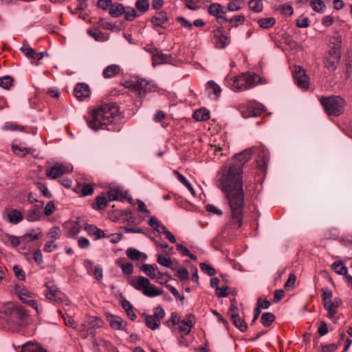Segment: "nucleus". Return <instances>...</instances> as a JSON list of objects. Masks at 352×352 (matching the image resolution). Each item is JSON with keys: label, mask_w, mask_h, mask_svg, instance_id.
Returning a JSON list of instances; mask_svg holds the SVG:
<instances>
[{"label": "nucleus", "mask_w": 352, "mask_h": 352, "mask_svg": "<svg viewBox=\"0 0 352 352\" xmlns=\"http://www.w3.org/2000/svg\"><path fill=\"white\" fill-rule=\"evenodd\" d=\"M252 151L246 149L236 154L219 173V187L226 194L231 210V218L241 228L243 224L244 192L243 168L250 160Z\"/></svg>", "instance_id": "f257e3e1"}, {"label": "nucleus", "mask_w": 352, "mask_h": 352, "mask_svg": "<svg viewBox=\"0 0 352 352\" xmlns=\"http://www.w3.org/2000/svg\"><path fill=\"white\" fill-rule=\"evenodd\" d=\"M119 109L116 104H104L92 111L88 126L94 131L106 129L115 131L113 122L118 116Z\"/></svg>", "instance_id": "f03ea898"}, {"label": "nucleus", "mask_w": 352, "mask_h": 352, "mask_svg": "<svg viewBox=\"0 0 352 352\" xmlns=\"http://www.w3.org/2000/svg\"><path fill=\"white\" fill-rule=\"evenodd\" d=\"M0 319L16 331L28 323L30 316L23 307L9 302L0 306Z\"/></svg>", "instance_id": "7ed1b4c3"}, {"label": "nucleus", "mask_w": 352, "mask_h": 352, "mask_svg": "<svg viewBox=\"0 0 352 352\" xmlns=\"http://www.w3.org/2000/svg\"><path fill=\"white\" fill-rule=\"evenodd\" d=\"M320 102L325 112L329 115L338 117L342 115L346 105V100L340 96L321 97Z\"/></svg>", "instance_id": "20e7f679"}, {"label": "nucleus", "mask_w": 352, "mask_h": 352, "mask_svg": "<svg viewBox=\"0 0 352 352\" xmlns=\"http://www.w3.org/2000/svg\"><path fill=\"white\" fill-rule=\"evenodd\" d=\"M130 284L134 289L141 291L144 296L149 298L160 296L163 293L162 290L151 284L148 278L144 276H138L135 280H132Z\"/></svg>", "instance_id": "39448f33"}, {"label": "nucleus", "mask_w": 352, "mask_h": 352, "mask_svg": "<svg viewBox=\"0 0 352 352\" xmlns=\"http://www.w3.org/2000/svg\"><path fill=\"white\" fill-rule=\"evenodd\" d=\"M261 78L255 73L243 74L236 77L232 85L234 91H243L258 84Z\"/></svg>", "instance_id": "423d86ee"}, {"label": "nucleus", "mask_w": 352, "mask_h": 352, "mask_svg": "<svg viewBox=\"0 0 352 352\" xmlns=\"http://www.w3.org/2000/svg\"><path fill=\"white\" fill-rule=\"evenodd\" d=\"M126 87L140 98L145 97L146 94L156 91L155 83L145 79H138L135 82H126Z\"/></svg>", "instance_id": "0eeeda50"}, {"label": "nucleus", "mask_w": 352, "mask_h": 352, "mask_svg": "<svg viewBox=\"0 0 352 352\" xmlns=\"http://www.w3.org/2000/svg\"><path fill=\"white\" fill-rule=\"evenodd\" d=\"M103 321L97 316H88L81 324L80 333L82 338H87L89 336H95V329L102 326Z\"/></svg>", "instance_id": "6e6552de"}, {"label": "nucleus", "mask_w": 352, "mask_h": 352, "mask_svg": "<svg viewBox=\"0 0 352 352\" xmlns=\"http://www.w3.org/2000/svg\"><path fill=\"white\" fill-rule=\"evenodd\" d=\"M241 115L243 118H248L250 117H256L262 112L260 104L254 102H250L246 105L240 104L239 106Z\"/></svg>", "instance_id": "1a4fd4ad"}, {"label": "nucleus", "mask_w": 352, "mask_h": 352, "mask_svg": "<svg viewBox=\"0 0 352 352\" xmlns=\"http://www.w3.org/2000/svg\"><path fill=\"white\" fill-rule=\"evenodd\" d=\"M213 34L217 47L223 49L229 45L230 38L228 36L222 27H218L214 29Z\"/></svg>", "instance_id": "9d476101"}, {"label": "nucleus", "mask_w": 352, "mask_h": 352, "mask_svg": "<svg viewBox=\"0 0 352 352\" xmlns=\"http://www.w3.org/2000/svg\"><path fill=\"white\" fill-rule=\"evenodd\" d=\"M340 58L341 52L329 51L324 61V67L329 72L335 71L337 69Z\"/></svg>", "instance_id": "9b49d317"}, {"label": "nucleus", "mask_w": 352, "mask_h": 352, "mask_svg": "<svg viewBox=\"0 0 352 352\" xmlns=\"http://www.w3.org/2000/svg\"><path fill=\"white\" fill-rule=\"evenodd\" d=\"M208 12L210 15L216 17L219 23L228 21V19L225 16L226 12L223 10V6L218 3L210 4L208 7Z\"/></svg>", "instance_id": "f8f14e48"}, {"label": "nucleus", "mask_w": 352, "mask_h": 352, "mask_svg": "<svg viewBox=\"0 0 352 352\" xmlns=\"http://www.w3.org/2000/svg\"><path fill=\"white\" fill-rule=\"evenodd\" d=\"M293 73L294 78L298 86L302 89H307L309 87L308 76L305 70L300 66H296Z\"/></svg>", "instance_id": "ddd939ff"}, {"label": "nucleus", "mask_w": 352, "mask_h": 352, "mask_svg": "<svg viewBox=\"0 0 352 352\" xmlns=\"http://www.w3.org/2000/svg\"><path fill=\"white\" fill-rule=\"evenodd\" d=\"M43 205L44 202H38V204H34L31 209L27 210L25 219L29 222L39 221L42 214L41 210Z\"/></svg>", "instance_id": "4468645a"}, {"label": "nucleus", "mask_w": 352, "mask_h": 352, "mask_svg": "<svg viewBox=\"0 0 352 352\" xmlns=\"http://www.w3.org/2000/svg\"><path fill=\"white\" fill-rule=\"evenodd\" d=\"M3 214L6 215L8 221L14 225L19 223L23 219L22 212L17 209L5 208Z\"/></svg>", "instance_id": "2eb2a0df"}, {"label": "nucleus", "mask_w": 352, "mask_h": 352, "mask_svg": "<svg viewBox=\"0 0 352 352\" xmlns=\"http://www.w3.org/2000/svg\"><path fill=\"white\" fill-rule=\"evenodd\" d=\"M194 316L192 314L187 315L184 319L179 321L178 324L179 331L180 333H184L185 335L188 334L194 326Z\"/></svg>", "instance_id": "dca6fc26"}, {"label": "nucleus", "mask_w": 352, "mask_h": 352, "mask_svg": "<svg viewBox=\"0 0 352 352\" xmlns=\"http://www.w3.org/2000/svg\"><path fill=\"white\" fill-rule=\"evenodd\" d=\"M70 170L69 167H65L62 164H58L52 166L46 173V176L50 179H54L61 177L65 173H69Z\"/></svg>", "instance_id": "f3484780"}, {"label": "nucleus", "mask_w": 352, "mask_h": 352, "mask_svg": "<svg viewBox=\"0 0 352 352\" xmlns=\"http://www.w3.org/2000/svg\"><path fill=\"white\" fill-rule=\"evenodd\" d=\"M90 94L89 86L85 83H78L76 85L74 91V96L80 101L88 97Z\"/></svg>", "instance_id": "a211bd4d"}, {"label": "nucleus", "mask_w": 352, "mask_h": 352, "mask_svg": "<svg viewBox=\"0 0 352 352\" xmlns=\"http://www.w3.org/2000/svg\"><path fill=\"white\" fill-rule=\"evenodd\" d=\"M168 21L167 13L164 11L157 12L151 19L154 27L165 28L164 25Z\"/></svg>", "instance_id": "6ab92c4d"}, {"label": "nucleus", "mask_w": 352, "mask_h": 352, "mask_svg": "<svg viewBox=\"0 0 352 352\" xmlns=\"http://www.w3.org/2000/svg\"><path fill=\"white\" fill-rule=\"evenodd\" d=\"M45 286L48 289V290L45 292V296L47 299L54 300L57 303L62 302V298L58 296L59 292L56 289L53 288L52 283H45Z\"/></svg>", "instance_id": "aec40b11"}, {"label": "nucleus", "mask_w": 352, "mask_h": 352, "mask_svg": "<svg viewBox=\"0 0 352 352\" xmlns=\"http://www.w3.org/2000/svg\"><path fill=\"white\" fill-rule=\"evenodd\" d=\"M116 265L122 269L123 274L130 275L133 272V266L130 262L125 261L124 258H120L116 261Z\"/></svg>", "instance_id": "412c9836"}, {"label": "nucleus", "mask_w": 352, "mask_h": 352, "mask_svg": "<svg viewBox=\"0 0 352 352\" xmlns=\"http://www.w3.org/2000/svg\"><path fill=\"white\" fill-rule=\"evenodd\" d=\"M126 254L130 259L133 261H145L147 259V256L144 253L135 248H128L126 250Z\"/></svg>", "instance_id": "4be33fe9"}, {"label": "nucleus", "mask_w": 352, "mask_h": 352, "mask_svg": "<svg viewBox=\"0 0 352 352\" xmlns=\"http://www.w3.org/2000/svg\"><path fill=\"white\" fill-rule=\"evenodd\" d=\"M20 352H47L39 344L28 342L21 346Z\"/></svg>", "instance_id": "5701e85b"}, {"label": "nucleus", "mask_w": 352, "mask_h": 352, "mask_svg": "<svg viewBox=\"0 0 352 352\" xmlns=\"http://www.w3.org/2000/svg\"><path fill=\"white\" fill-rule=\"evenodd\" d=\"M108 321L111 327L114 330L122 329L126 326V323L124 322L122 318L118 316L111 314L108 317Z\"/></svg>", "instance_id": "b1692460"}, {"label": "nucleus", "mask_w": 352, "mask_h": 352, "mask_svg": "<svg viewBox=\"0 0 352 352\" xmlns=\"http://www.w3.org/2000/svg\"><path fill=\"white\" fill-rule=\"evenodd\" d=\"M120 72V67L117 65H110L104 68L102 75L105 78H110L117 76Z\"/></svg>", "instance_id": "393cba45"}, {"label": "nucleus", "mask_w": 352, "mask_h": 352, "mask_svg": "<svg viewBox=\"0 0 352 352\" xmlns=\"http://www.w3.org/2000/svg\"><path fill=\"white\" fill-rule=\"evenodd\" d=\"M12 149L15 155L24 157L27 154H33L35 152V149L32 148L22 147L18 145H12Z\"/></svg>", "instance_id": "a878e982"}, {"label": "nucleus", "mask_w": 352, "mask_h": 352, "mask_svg": "<svg viewBox=\"0 0 352 352\" xmlns=\"http://www.w3.org/2000/svg\"><path fill=\"white\" fill-rule=\"evenodd\" d=\"M125 12V8L122 3H112L109 9V14L113 17H118Z\"/></svg>", "instance_id": "bb28decb"}, {"label": "nucleus", "mask_w": 352, "mask_h": 352, "mask_svg": "<svg viewBox=\"0 0 352 352\" xmlns=\"http://www.w3.org/2000/svg\"><path fill=\"white\" fill-rule=\"evenodd\" d=\"M192 116L197 121H205L210 118V113L205 109H201L196 110Z\"/></svg>", "instance_id": "cd10ccee"}, {"label": "nucleus", "mask_w": 352, "mask_h": 352, "mask_svg": "<svg viewBox=\"0 0 352 352\" xmlns=\"http://www.w3.org/2000/svg\"><path fill=\"white\" fill-rule=\"evenodd\" d=\"M324 307L328 311L330 318H332L336 313V309L338 307V302L335 300L334 301L328 300L324 303Z\"/></svg>", "instance_id": "c85d7f7f"}, {"label": "nucleus", "mask_w": 352, "mask_h": 352, "mask_svg": "<svg viewBox=\"0 0 352 352\" xmlns=\"http://www.w3.org/2000/svg\"><path fill=\"white\" fill-rule=\"evenodd\" d=\"M146 325L152 330L158 329L160 326V321L153 315L147 316L145 319Z\"/></svg>", "instance_id": "c756f323"}, {"label": "nucleus", "mask_w": 352, "mask_h": 352, "mask_svg": "<svg viewBox=\"0 0 352 352\" xmlns=\"http://www.w3.org/2000/svg\"><path fill=\"white\" fill-rule=\"evenodd\" d=\"M175 174L177 179L184 185L185 186L188 190L190 192V193L192 195H195V190L192 187V186L190 184V183L188 181V179L181 173H179L178 171L175 170L174 172Z\"/></svg>", "instance_id": "7c9ffc66"}, {"label": "nucleus", "mask_w": 352, "mask_h": 352, "mask_svg": "<svg viewBox=\"0 0 352 352\" xmlns=\"http://www.w3.org/2000/svg\"><path fill=\"white\" fill-rule=\"evenodd\" d=\"M342 39L340 36H336L331 38L329 43V50L335 52H340Z\"/></svg>", "instance_id": "2f4dec72"}, {"label": "nucleus", "mask_w": 352, "mask_h": 352, "mask_svg": "<svg viewBox=\"0 0 352 352\" xmlns=\"http://www.w3.org/2000/svg\"><path fill=\"white\" fill-rule=\"evenodd\" d=\"M140 270L150 278H156L155 268L153 265L144 264L141 266Z\"/></svg>", "instance_id": "473e14b6"}, {"label": "nucleus", "mask_w": 352, "mask_h": 352, "mask_svg": "<svg viewBox=\"0 0 352 352\" xmlns=\"http://www.w3.org/2000/svg\"><path fill=\"white\" fill-rule=\"evenodd\" d=\"M258 23L260 28L263 29H269L275 25L276 19L274 17L261 19L258 21Z\"/></svg>", "instance_id": "72a5a7b5"}, {"label": "nucleus", "mask_w": 352, "mask_h": 352, "mask_svg": "<svg viewBox=\"0 0 352 352\" xmlns=\"http://www.w3.org/2000/svg\"><path fill=\"white\" fill-rule=\"evenodd\" d=\"M275 318L272 313L264 312L261 316V322L264 326L268 327L275 320Z\"/></svg>", "instance_id": "f704fd0d"}, {"label": "nucleus", "mask_w": 352, "mask_h": 352, "mask_svg": "<svg viewBox=\"0 0 352 352\" xmlns=\"http://www.w3.org/2000/svg\"><path fill=\"white\" fill-rule=\"evenodd\" d=\"M234 325L241 332H244L248 329V324L243 318H240L239 316L236 318L231 320Z\"/></svg>", "instance_id": "c9c22d12"}, {"label": "nucleus", "mask_w": 352, "mask_h": 352, "mask_svg": "<svg viewBox=\"0 0 352 352\" xmlns=\"http://www.w3.org/2000/svg\"><path fill=\"white\" fill-rule=\"evenodd\" d=\"M157 263L164 267H171L172 260L171 258L168 255L160 254L157 256Z\"/></svg>", "instance_id": "e433bc0d"}, {"label": "nucleus", "mask_w": 352, "mask_h": 352, "mask_svg": "<svg viewBox=\"0 0 352 352\" xmlns=\"http://www.w3.org/2000/svg\"><path fill=\"white\" fill-rule=\"evenodd\" d=\"M108 201L105 197L98 196L96 199V204H93L92 207L96 210H102L107 206Z\"/></svg>", "instance_id": "4c0bfd02"}, {"label": "nucleus", "mask_w": 352, "mask_h": 352, "mask_svg": "<svg viewBox=\"0 0 352 352\" xmlns=\"http://www.w3.org/2000/svg\"><path fill=\"white\" fill-rule=\"evenodd\" d=\"M332 268L337 274L340 275H346V274L347 273V268L342 262H334L332 264Z\"/></svg>", "instance_id": "58836bf2"}, {"label": "nucleus", "mask_w": 352, "mask_h": 352, "mask_svg": "<svg viewBox=\"0 0 352 352\" xmlns=\"http://www.w3.org/2000/svg\"><path fill=\"white\" fill-rule=\"evenodd\" d=\"M249 8L254 12H260L263 10V2L261 0H250Z\"/></svg>", "instance_id": "ea45409f"}, {"label": "nucleus", "mask_w": 352, "mask_h": 352, "mask_svg": "<svg viewBox=\"0 0 352 352\" xmlns=\"http://www.w3.org/2000/svg\"><path fill=\"white\" fill-rule=\"evenodd\" d=\"M207 89L212 90L216 98L220 96L221 92V87L213 80L207 82Z\"/></svg>", "instance_id": "a19ab883"}, {"label": "nucleus", "mask_w": 352, "mask_h": 352, "mask_svg": "<svg viewBox=\"0 0 352 352\" xmlns=\"http://www.w3.org/2000/svg\"><path fill=\"white\" fill-rule=\"evenodd\" d=\"M13 81L14 80L10 76L1 77L0 78V87L6 89H9L12 85Z\"/></svg>", "instance_id": "79ce46f5"}, {"label": "nucleus", "mask_w": 352, "mask_h": 352, "mask_svg": "<svg viewBox=\"0 0 352 352\" xmlns=\"http://www.w3.org/2000/svg\"><path fill=\"white\" fill-rule=\"evenodd\" d=\"M80 230L81 226L78 221H76L71 226L67 231V236L68 237H74L80 232Z\"/></svg>", "instance_id": "37998d69"}, {"label": "nucleus", "mask_w": 352, "mask_h": 352, "mask_svg": "<svg viewBox=\"0 0 352 352\" xmlns=\"http://www.w3.org/2000/svg\"><path fill=\"white\" fill-rule=\"evenodd\" d=\"M135 8L138 11L144 13L149 9V2L147 0H137Z\"/></svg>", "instance_id": "c03bdc74"}, {"label": "nucleus", "mask_w": 352, "mask_h": 352, "mask_svg": "<svg viewBox=\"0 0 352 352\" xmlns=\"http://www.w3.org/2000/svg\"><path fill=\"white\" fill-rule=\"evenodd\" d=\"M228 315L230 318V319H234L236 318V316L239 315V308L236 305V299L234 298L232 300H231V305L228 309Z\"/></svg>", "instance_id": "a18cd8bd"}, {"label": "nucleus", "mask_w": 352, "mask_h": 352, "mask_svg": "<svg viewBox=\"0 0 352 352\" xmlns=\"http://www.w3.org/2000/svg\"><path fill=\"white\" fill-rule=\"evenodd\" d=\"M122 197V192L118 189H111L108 191V197L111 201L121 200Z\"/></svg>", "instance_id": "49530a36"}, {"label": "nucleus", "mask_w": 352, "mask_h": 352, "mask_svg": "<svg viewBox=\"0 0 352 352\" xmlns=\"http://www.w3.org/2000/svg\"><path fill=\"white\" fill-rule=\"evenodd\" d=\"M312 9L317 12H323L325 6L322 0H311Z\"/></svg>", "instance_id": "de8ad7c7"}, {"label": "nucleus", "mask_w": 352, "mask_h": 352, "mask_svg": "<svg viewBox=\"0 0 352 352\" xmlns=\"http://www.w3.org/2000/svg\"><path fill=\"white\" fill-rule=\"evenodd\" d=\"M124 19L128 21H133L137 16L136 11L131 7L125 8Z\"/></svg>", "instance_id": "09e8293b"}, {"label": "nucleus", "mask_w": 352, "mask_h": 352, "mask_svg": "<svg viewBox=\"0 0 352 352\" xmlns=\"http://www.w3.org/2000/svg\"><path fill=\"white\" fill-rule=\"evenodd\" d=\"M199 267L201 270L208 276H212L216 274L214 268L205 263H201Z\"/></svg>", "instance_id": "8fccbe9b"}, {"label": "nucleus", "mask_w": 352, "mask_h": 352, "mask_svg": "<svg viewBox=\"0 0 352 352\" xmlns=\"http://www.w3.org/2000/svg\"><path fill=\"white\" fill-rule=\"evenodd\" d=\"M153 65H158L164 63L166 60V55L162 52H157L152 56Z\"/></svg>", "instance_id": "3c124183"}, {"label": "nucleus", "mask_w": 352, "mask_h": 352, "mask_svg": "<svg viewBox=\"0 0 352 352\" xmlns=\"http://www.w3.org/2000/svg\"><path fill=\"white\" fill-rule=\"evenodd\" d=\"M228 21L232 24V27L236 28L239 24H243L245 21V16L243 15H236L230 19Z\"/></svg>", "instance_id": "603ef678"}, {"label": "nucleus", "mask_w": 352, "mask_h": 352, "mask_svg": "<svg viewBox=\"0 0 352 352\" xmlns=\"http://www.w3.org/2000/svg\"><path fill=\"white\" fill-rule=\"evenodd\" d=\"M81 193L83 196H89L94 192V185L91 184H85L82 186Z\"/></svg>", "instance_id": "864d4df0"}, {"label": "nucleus", "mask_w": 352, "mask_h": 352, "mask_svg": "<svg viewBox=\"0 0 352 352\" xmlns=\"http://www.w3.org/2000/svg\"><path fill=\"white\" fill-rule=\"evenodd\" d=\"M242 1L241 0H232L228 4L229 11H237L241 8Z\"/></svg>", "instance_id": "5fc2aeb1"}, {"label": "nucleus", "mask_w": 352, "mask_h": 352, "mask_svg": "<svg viewBox=\"0 0 352 352\" xmlns=\"http://www.w3.org/2000/svg\"><path fill=\"white\" fill-rule=\"evenodd\" d=\"M13 271H14V275L16 276V277L17 278H19L21 280H25V272L20 266H19L17 265H14L13 267Z\"/></svg>", "instance_id": "6e6d98bb"}, {"label": "nucleus", "mask_w": 352, "mask_h": 352, "mask_svg": "<svg viewBox=\"0 0 352 352\" xmlns=\"http://www.w3.org/2000/svg\"><path fill=\"white\" fill-rule=\"evenodd\" d=\"M296 280V277L294 274H290L286 283H285V289L287 291L291 290Z\"/></svg>", "instance_id": "4d7b16f0"}, {"label": "nucleus", "mask_w": 352, "mask_h": 352, "mask_svg": "<svg viewBox=\"0 0 352 352\" xmlns=\"http://www.w3.org/2000/svg\"><path fill=\"white\" fill-rule=\"evenodd\" d=\"M15 292H16V294L19 296V297H21V296L32 297V294H33L31 292H29L24 287H21L20 286H16Z\"/></svg>", "instance_id": "13d9d810"}, {"label": "nucleus", "mask_w": 352, "mask_h": 352, "mask_svg": "<svg viewBox=\"0 0 352 352\" xmlns=\"http://www.w3.org/2000/svg\"><path fill=\"white\" fill-rule=\"evenodd\" d=\"M229 287L228 285H223L221 287H217L216 289V295L218 297H226L229 294Z\"/></svg>", "instance_id": "bf43d9fd"}, {"label": "nucleus", "mask_w": 352, "mask_h": 352, "mask_svg": "<svg viewBox=\"0 0 352 352\" xmlns=\"http://www.w3.org/2000/svg\"><path fill=\"white\" fill-rule=\"evenodd\" d=\"M60 233L61 231L58 227H54L48 232L47 236L54 241L60 237Z\"/></svg>", "instance_id": "052dcab7"}, {"label": "nucleus", "mask_w": 352, "mask_h": 352, "mask_svg": "<svg viewBox=\"0 0 352 352\" xmlns=\"http://www.w3.org/2000/svg\"><path fill=\"white\" fill-rule=\"evenodd\" d=\"M21 50L28 58H33L35 50L33 48H32L30 45H24Z\"/></svg>", "instance_id": "680f3d73"}, {"label": "nucleus", "mask_w": 352, "mask_h": 352, "mask_svg": "<svg viewBox=\"0 0 352 352\" xmlns=\"http://www.w3.org/2000/svg\"><path fill=\"white\" fill-rule=\"evenodd\" d=\"M166 287L172 293V294L177 300L182 301L184 299V297L179 294V292L175 287L170 285H166Z\"/></svg>", "instance_id": "e2e57ef3"}, {"label": "nucleus", "mask_w": 352, "mask_h": 352, "mask_svg": "<svg viewBox=\"0 0 352 352\" xmlns=\"http://www.w3.org/2000/svg\"><path fill=\"white\" fill-rule=\"evenodd\" d=\"M36 186L41 190V192L43 193V196L48 197V198L52 197V194L48 190L47 186L44 184H43L41 182H38L36 184Z\"/></svg>", "instance_id": "0e129e2a"}, {"label": "nucleus", "mask_w": 352, "mask_h": 352, "mask_svg": "<svg viewBox=\"0 0 352 352\" xmlns=\"http://www.w3.org/2000/svg\"><path fill=\"white\" fill-rule=\"evenodd\" d=\"M155 318H157L158 320L160 321L161 319H162L165 316V311L164 309L158 306L155 308L154 309V314L153 315Z\"/></svg>", "instance_id": "69168bd1"}, {"label": "nucleus", "mask_w": 352, "mask_h": 352, "mask_svg": "<svg viewBox=\"0 0 352 352\" xmlns=\"http://www.w3.org/2000/svg\"><path fill=\"white\" fill-rule=\"evenodd\" d=\"M309 25V20L307 17H302L296 20V26L299 28H307Z\"/></svg>", "instance_id": "338daca9"}, {"label": "nucleus", "mask_w": 352, "mask_h": 352, "mask_svg": "<svg viewBox=\"0 0 352 352\" xmlns=\"http://www.w3.org/2000/svg\"><path fill=\"white\" fill-rule=\"evenodd\" d=\"M8 241L10 243L13 248H16L21 244V243H23L21 241V237L12 235H8Z\"/></svg>", "instance_id": "774afa93"}]
</instances>
